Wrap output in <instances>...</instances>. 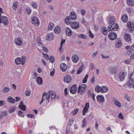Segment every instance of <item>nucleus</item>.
<instances>
[{
	"label": "nucleus",
	"instance_id": "nucleus-1",
	"mask_svg": "<svg viewBox=\"0 0 134 134\" xmlns=\"http://www.w3.org/2000/svg\"><path fill=\"white\" fill-rule=\"evenodd\" d=\"M77 89V85H73L70 88V92L72 94H75L76 92Z\"/></svg>",
	"mask_w": 134,
	"mask_h": 134
},
{
	"label": "nucleus",
	"instance_id": "nucleus-2",
	"mask_svg": "<svg viewBox=\"0 0 134 134\" xmlns=\"http://www.w3.org/2000/svg\"><path fill=\"white\" fill-rule=\"evenodd\" d=\"M32 23L36 26L39 25L40 23L38 19L36 16L31 18Z\"/></svg>",
	"mask_w": 134,
	"mask_h": 134
},
{
	"label": "nucleus",
	"instance_id": "nucleus-3",
	"mask_svg": "<svg viewBox=\"0 0 134 134\" xmlns=\"http://www.w3.org/2000/svg\"><path fill=\"white\" fill-rule=\"evenodd\" d=\"M72 28L74 29H77L79 28L80 25L78 22L74 21L72 22L71 25Z\"/></svg>",
	"mask_w": 134,
	"mask_h": 134
},
{
	"label": "nucleus",
	"instance_id": "nucleus-4",
	"mask_svg": "<svg viewBox=\"0 0 134 134\" xmlns=\"http://www.w3.org/2000/svg\"><path fill=\"white\" fill-rule=\"evenodd\" d=\"M108 37L110 40H114L117 38L116 34L114 32H110L108 35Z\"/></svg>",
	"mask_w": 134,
	"mask_h": 134
},
{
	"label": "nucleus",
	"instance_id": "nucleus-5",
	"mask_svg": "<svg viewBox=\"0 0 134 134\" xmlns=\"http://www.w3.org/2000/svg\"><path fill=\"white\" fill-rule=\"evenodd\" d=\"M1 21L0 23H3L5 25H7L8 24V18L6 16H3L1 17Z\"/></svg>",
	"mask_w": 134,
	"mask_h": 134
},
{
	"label": "nucleus",
	"instance_id": "nucleus-6",
	"mask_svg": "<svg viewBox=\"0 0 134 134\" xmlns=\"http://www.w3.org/2000/svg\"><path fill=\"white\" fill-rule=\"evenodd\" d=\"M64 80L65 82L67 83H70L71 80V76L69 74L66 75L64 78Z\"/></svg>",
	"mask_w": 134,
	"mask_h": 134
},
{
	"label": "nucleus",
	"instance_id": "nucleus-7",
	"mask_svg": "<svg viewBox=\"0 0 134 134\" xmlns=\"http://www.w3.org/2000/svg\"><path fill=\"white\" fill-rule=\"evenodd\" d=\"M117 67L114 66V67H112L110 69V74L111 75H115L117 73Z\"/></svg>",
	"mask_w": 134,
	"mask_h": 134
},
{
	"label": "nucleus",
	"instance_id": "nucleus-8",
	"mask_svg": "<svg viewBox=\"0 0 134 134\" xmlns=\"http://www.w3.org/2000/svg\"><path fill=\"white\" fill-rule=\"evenodd\" d=\"M127 26L130 30H134V24L131 23V22H128L127 23Z\"/></svg>",
	"mask_w": 134,
	"mask_h": 134
},
{
	"label": "nucleus",
	"instance_id": "nucleus-9",
	"mask_svg": "<svg viewBox=\"0 0 134 134\" xmlns=\"http://www.w3.org/2000/svg\"><path fill=\"white\" fill-rule=\"evenodd\" d=\"M71 19L70 17L68 16H66L65 20V23L67 25H71L72 22L71 20Z\"/></svg>",
	"mask_w": 134,
	"mask_h": 134
},
{
	"label": "nucleus",
	"instance_id": "nucleus-10",
	"mask_svg": "<svg viewBox=\"0 0 134 134\" xmlns=\"http://www.w3.org/2000/svg\"><path fill=\"white\" fill-rule=\"evenodd\" d=\"M115 18L114 16H111L109 19V24L113 25L115 24Z\"/></svg>",
	"mask_w": 134,
	"mask_h": 134
},
{
	"label": "nucleus",
	"instance_id": "nucleus-11",
	"mask_svg": "<svg viewBox=\"0 0 134 134\" xmlns=\"http://www.w3.org/2000/svg\"><path fill=\"white\" fill-rule=\"evenodd\" d=\"M125 41L128 42L131 41L132 40V38L131 35L127 33L125 35Z\"/></svg>",
	"mask_w": 134,
	"mask_h": 134
},
{
	"label": "nucleus",
	"instance_id": "nucleus-12",
	"mask_svg": "<svg viewBox=\"0 0 134 134\" xmlns=\"http://www.w3.org/2000/svg\"><path fill=\"white\" fill-rule=\"evenodd\" d=\"M36 81L38 85H42L43 83L42 78L40 76L37 77L36 78Z\"/></svg>",
	"mask_w": 134,
	"mask_h": 134
},
{
	"label": "nucleus",
	"instance_id": "nucleus-13",
	"mask_svg": "<svg viewBox=\"0 0 134 134\" xmlns=\"http://www.w3.org/2000/svg\"><path fill=\"white\" fill-rule=\"evenodd\" d=\"M69 16L70 18L72 20H74L77 18V16L76 14L74 12H71Z\"/></svg>",
	"mask_w": 134,
	"mask_h": 134
},
{
	"label": "nucleus",
	"instance_id": "nucleus-14",
	"mask_svg": "<svg viewBox=\"0 0 134 134\" xmlns=\"http://www.w3.org/2000/svg\"><path fill=\"white\" fill-rule=\"evenodd\" d=\"M72 60L74 62L76 63L79 60V58L77 55L75 54L72 56Z\"/></svg>",
	"mask_w": 134,
	"mask_h": 134
},
{
	"label": "nucleus",
	"instance_id": "nucleus-15",
	"mask_svg": "<svg viewBox=\"0 0 134 134\" xmlns=\"http://www.w3.org/2000/svg\"><path fill=\"white\" fill-rule=\"evenodd\" d=\"M60 69L62 71L65 72L66 70L67 66L64 63H63L61 64L60 66Z\"/></svg>",
	"mask_w": 134,
	"mask_h": 134
},
{
	"label": "nucleus",
	"instance_id": "nucleus-16",
	"mask_svg": "<svg viewBox=\"0 0 134 134\" xmlns=\"http://www.w3.org/2000/svg\"><path fill=\"white\" fill-rule=\"evenodd\" d=\"M97 99L101 103H103L104 101V98L103 95H97Z\"/></svg>",
	"mask_w": 134,
	"mask_h": 134
},
{
	"label": "nucleus",
	"instance_id": "nucleus-17",
	"mask_svg": "<svg viewBox=\"0 0 134 134\" xmlns=\"http://www.w3.org/2000/svg\"><path fill=\"white\" fill-rule=\"evenodd\" d=\"M66 33V35L68 36H71L72 34L71 30L69 27H66L65 29Z\"/></svg>",
	"mask_w": 134,
	"mask_h": 134
},
{
	"label": "nucleus",
	"instance_id": "nucleus-18",
	"mask_svg": "<svg viewBox=\"0 0 134 134\" xmlns=\"http://www.w3.org/2000/svg\"><path fill=\"white\" fill-rule=\"evenodd\" d=\"M19 107L21 110H23V111H25L26 110V107L24 105L22 101H20V104Z\"/></svg>",
	"mask_w": 134,
	"mask_h": 134
},
{
	"label": "nucleus",
	"instance_id": "nucleus-19",
	"mask_svg": "<svg viewBox=\"0 0 134 134\" xmlns=\"http://www.w3.org/2000/svg\"><path fill=\"white\" fill-rule=\"evenodd\" d=\"M122 45V43L120 39H118L117 42L115 44V46L117 48H120Z\"/></svg>",
	"mask_w": 134,
	"mask_h": 134
},
{
	"label": "nucleus",
	"instance_id": "nucleus-20",
	"mask_svg": "<svg viewBox=\"0 0 134 134\" xmlns=\"http://www.w3.org/2000/svg\"><path fill=\"white\" fill-rule=\"evenodd\" d=\"M101 30L103 33V34L104 35H106L107 34L108 31L106 28L105 27H103L101 28Z\"/></svg>",
	"mask_w": 134,
	"mask_h": 134
},
{
	"label": "nucleus",
	"instance_id": "nucleus-21",
	"mask_svg": "<svg viewBox=\"0 0 134 134\" xmlns=\"http://www.w3.org/2000/svg\"><path fill=\"white\" fill-rule=\"evenodd\" d=\"M61 29L59 27L56 26L54 30V32L56 34H58L60 33L61 32Z\"/></svg>",
	"mask_w": 134,
	"mask_h": 134
},
{
	"label": "nucleus",
	"instance_id": "nucleus-22",
	"mask_svg": "<svg viewBox=\"0 0 134 134\" xmlns=\"http://www.w3.org/2000/svg\"><path fill=\"white\" fill-rule=\"evenodd\" d=\"M81 86L80 85L79 87L78 92L81 94H83L85 92V90H83V88L81 87Z\"/></svg>",
	"mask_w": 134,
	"mask_h": 134
},
{
	"label": "nucleus",
	"instance_id": "nucleus-23",
	"mask_svg": "<svg viewBox=\"0 0 134 134\" xmlns=\"http://www.w3.org/2000/svg\"><path fill=\"white\" fill-rule=\"evenodd\" d=\"M121 19L123 22H126L128 20V16L126 15H123L121 17Z\"/></svg>",
	"mask_w": 134,
	"mask_h": 134
},
{
	"label": "nucleus",
	"instance_id": "nucleus-24",
	"mask_svg": "<svg viewBox=\"0 0 134 134\" xmlns=\"http://www.w3.org/2000/svg\"><path fill=\"white\" fill-rule=\"evenodd\" d=\"M125 77V74L124 72L120 73L119 76V78L121 81H123Z\"/></svg>",
	"mask_w": 134,
	"mask_h": 134
},
{
	"label": "nucleus",
	"instance_id": "nucleus-25",
	"mask_svg": "<svg viewBox=\"0 0 134 134\" xmlns=\"http://www.w3.org/2000/svg\"><path fill=\"white\" fill-rule=\"evenodd\" d=\"M15 62L16 64L18 65L22 64L21 59L20 58H16L15 60Z\"/></svg>",
	"mask_w": 134,
	"mask_h": 134
},
{
	"label": "nucleus",
	"instance_id": "nucleus-26",
	"mask_svg": "<svg viewBox=\"0 0 134 134\" xmlns=\"http://www.w3.org/2000/svg\"><path fill=\"white\" fill-rule=\"evenodd\" d=\"M16 45L20 46L22 43V41L20 40L19 38H18L15 42Z\"/></svg>",
	"mask_w": 134,
	"mask_h": 134
},
{
	"label": "nucleus",
	"instance_id": "nucleus-27",
	"mask_svg": "<svg viewBox=\"0 0 134 134\" xmlns=\"http://www.w3.org/2000/svg\"><path fill=\"white\" fill-rule=\"evenodd\" d=\"M114 103L115 105L116 106L120 107L121 106V104L120 102L118 100L115 99L114 100Z\"/></svg>",
	"mask_w": 134,
	"mask_h": 134
},
{
	"label": "nucleus",
	"instance_id": "nucleus-28",
	"mask_svg": "<svg viewBox=\"0 0 134 134\" xmlns=\"http://www.w3.org/2000/svg\"><path fill=\"white\" fill-rule=\"evenodd\" d=\"M102 87L98 85L96 86L95 88V90L97 92H99L102 91Z\"/></svg>",
	"mask_w": 134,
	"mask_h": 134
},
{
	"label": "nucleus",
	"instance_id": "nucleus-29",
	"mask_svg": "<svg viewBox=\"0 0 134 134\" xmlns=\"http://www.w3.org/2000/svg\"><path fill=\"white\" fill-rule=\"evenodd\" d=\"M8 101L10 103H14L15 102L14 99L12 97L9 96L7 99Z\"/></svg>",
	"mask_w": 134,
	"mask_h": 134
},
{
	"label": "nucleus",
	"instance_id": "nucleus-30",
	"mask_svg": "<svg viewBox=\"0 0 134 134\" xmlns=\"http://www.w3.org/2000/svg\"><path fill=\"white\" fill-rule=\"evenodd\" d=\"M18 5V3L16 2H14L12 6L13 9L15 10H16L17 8Z\"/></svg>",
	"mask_w": 134,
	"mask_h": 134
},
{
	"label": "nucleus",
	"instance_id": "nucleus-31",
	"mask_svg": "<svg viewBox=\"0 0 134 134\" xmlns=\"http://www.w3.org/2000/svg\"><path fill=\"white\" fill-rule=\"evenodd\" d=\"M108 91V88L106 86H103L102 88V93H105L107 92Z\"/></svg>",
	"mask_w": 134,
	"mask_h": 134
},
{
	"label": "nucleus",
	"instance_id": "nucleus-32",
	"mask_svg": "<svg viewBox=\"0 0 134 134\" xmlns=\"http://www.w3.org/2000/svg\"><path fill=\"white\" fill-rule=\"evenodd\" d=\"M48 38L47 39V40H49V39L51 40L53 39V34L52 33H50L48 34L47 35Z\"/></svg>",
	"mask_w": 134,
	"mask_h": 134
},
{
	"label": "nucleus",
	"instance_id": "nucleus-33",
	"mask_svg": "<svg viewBox=\"0 0 134 134\" xmlns=\"http://www.w3.org/2000/svg\"><path fill=\"white\" fill-rule=\"evenodd\" d=\"M127 4L130 6L134 5V0H129L127 1Z\"/></svg>",
	"mask_w": 134,
	"mask_h": 134
},
{
	"label": "nucleus",
	"instance_id": "nucleus-34",
	"mask_svg": "<svg viewBox=\"0 0 134 134\" xmlns=\"http://www.w3.org/2000/svg\"><path fill=\"white\" fill-rule=\"evenodd\" d=\"M51 91H49L47 93L46 96V98L48 102H49V99L50 98L51 94Z\"/></svg>",
	"mask_w": 134,
	"mask_h": 134
},
{
	"label": "nucleus",
	"instance_id": "nucleus-35",
	"mask_svg": "<svg viewBox=\"0 0 134 134\" xmlns=\"http://www.w3.org/2000/svg\"><path fill=\"white\" fill-rule=\"evenodd\" d=\"M115 25L112 26V28L111 29V30L113 31H115L117 30L119 28V26L117 24L115 23Z\"/></svg>",
	"mask_w": 134,
	"mask_h": 134
},
{
	"label": "nucleus",
	"instance_id": "nucleus-36",
	"mask_svg": "<svg viewBox=\"0 0 134 134\" xmlns=\"http://www.w3.org/2000/svg\"><path fill=\"white\" fill-rule=\"evenodd\" d=\"M51 98L53 99H54L56 97V94L55 92L53 91H51Z\"/></svg>",
	"mask_w": 134,
	"mask_h": 134
},
{
	"label": "nucleus",
	"instance_id": "nucleus-37",
	"mask_svg": "<svg viewBox=\"0 0 134 134\" xmlns=\"http://www.w3.org/2000/svg\"><path fill=\"white\" fill-rule=\"evenodd\" d=\"M82 124L81 125V127L82 128H84L86 125L87 124V122L86 121V119L85 118L82 121Z\"/></svg>",
	"mask_w": 134,
	"mask_h": 134
},
{
	"label": "nucleus",
	"instance_id": "nucleus-38",
	"mask_svg": "<svg viewBox=\"0 0 134 134\" xmlns=\"http://www.w3.org/2000/svg\"><path fill=\"white\" fill-rule=\"evenodd\" d=\"M54 27V25L52 23H49L48 26V29L50 30H52Z\"/></svg>",
	"mask_w": 134,
	"mask_h": 134
},
{
	"label": "nucleus",
	"instance_id": "nucleus-39",
	"mask_svg": "<svg viewBox=\"0 0 134 134\" xmlns=\"http://www.w3.org/2000/svg\"><path fill=\"white\" fill-rule=\"evenodd\" d=\"M7 115V113H6V111H3L2 112V114H0V119H2L3 116H5Z\"/></svg>",
	"mask_w": 134,
	"mask_h": 134
},
{
	"label": "nucleus",
	"instance_id": "nucleus-40",
	"mask_svg": "<svg viewBox=\"0 0 134 134\" xmlns=\"http://www.w3.org/2000/svg\"><path fill=\"white\" fill-rule=\"evenodd\" d=\"M10 90V88H9L5 87L3 89L2 91L4 93L8 92Z\"/></svg>",
	"mask_w": 134,
	"mask_h": 134
},
{
	"label": "nucleus",
	"instance_id": "nucleus-41",
	"mask_svg": "<svg viewBox=\"0 0 134 134\" xmlns=\"http://www.w3.org/2000/svg\"><path fill=\"white\" fill-rule=\"evenodd\" d=\"M78 37L79 38H81L83 39H86L87 38V37L86 36L83 34H80L78 35Z\"/></svg>",
	"mask_w": 134,
	"mask_h": 134
},
{
	"label": "nucleus",
	"instance_id": "nucleus-42",
	"mask_svg": "<svg viewBox=\"0 0 134 134\" xmlns=\"http://www.w3.org/2000/svg\"><path fill=\"white\" fill-rule=\"evenodd\" d=\"M15 110V108L14 107H12L10 108L8 110L9 113H11L14 111Z\"/></svg>",
	"mask_w": 134,
	"mask_h": 134
},
{
	"label": "nucleus",
	"instance_id": "nucleus-43",
	"mask_svg": "<svg viewBox=\"0 0 134 134\" xmlns=\"http://www.w3.org/2000/svg\"><path fill=\"white\" fill-rule=\"evenodd\" d=\"M89 108L86 107H84L83 110V114L82 115H85L86 114V113L87 112V111L88 110Z\"/></svg>",
	"mask_w": 134,
	"mask_h": 134
},
{
	"label": "nucleus",
	"instance_id": "nucleus-44",
	"mask_svg": "<svg viewBox=\"0 0 134 134\" xmlns=\"http://www.w3.org/2000/svg\"><path fill=\"white\" fill-rule=\"evenodd\" d=\"M18 115L19 116H21L22 117H24V115L23 112L20 110L18 111Z\"/></svg>",
	"mask_w": 134,
	"mask_h": 134
},
{
	"label": "nucleus",
	"instance_id": "nucleus-45",
	"mask_svg": "<svg viewBox=\"0 0 134 134\" xmlns=\"http://www.w3.org/2000/svg\"><path fill=\"white\" fill-rule=\"evenodd\" d=\"M26 58L25 56H23L22 57V59H21V61H22V65H23L26 60Z\"/></svg>",
	"mask_w": 134,
	"mask_h": 134
},
{
	"label": "nucleus",
	"instance_id": "nucleus-46",
	"mask_svg": "<svg viewBox=\"0 0 134 134\" xmlns=\"http://www.w3.org/2000/svg\"><path fill=\"white\" fill-rule=\"evenodd\" d=\"M32 5L33 8L35 9H37V4L35 2H34L32 4Z\"/></svg>",
	"mask_w": 134,
	"mask_h": 134
},
{
	"label": "nucleus",
	"instance_id": "nucleus-47",
	"mask_svg": "<svg viewBox=\"0 0 134 134\" xmlns=\"http://www.w3.org/2000/svg\"><path fill=\"white\" fill-rule=\"evenodd\" d=\"M89 37L92 38H93L94 37V35H93L92 33L91 30L89 31Z\"/></svg>",
	"mask_w": 134,
	"mask_h": 134
},
{
	"label": "nucleus",
	"instance_id": "nucleus-48",
	"mask_svg": "<svg viewBox=\"0 0 134 134\" xmlns=\"http://www.w3.org/2000/svg\"><path fill=\"white\" fill-rule=\"evenodd\" d=\"M43 56L47 60H49V58H48V55L47 54H44L43 53Z\"/></svg>",
	"mask_w": 134,
	"mask_h": 134
},
{
	"label": "nucleus",
	"instance_id": "nucleus-49",
	"mask_svg": "<svg viewBox=\"0 0 134 134\" xmlns=\"http://www.w3.org/2000/svg\"><path fill=\"white\" fill-rule=\"evenodd\" d=\"M25 93L26 96H29L30 95L31 92L27 90L25 92Z\"/></svg>",
	"mask_w": 134,
	"mask_h": 134
},
{
	"label": "nucleus",
	"instance_id": "nucleus-50",
	"mask_svg": "<svg viewBox=\"0 0 134 134\" xmlns=\"http://www.w3.org/2000/svg\"><path fill=\"white\" fill-rule=\"evenodd\" d=\"M127 84L130 87H131L133 85L132 83V81H131L130 82L129 80V82L127 83Z\"/></svg>",
	"mask_w": 134,
	"mask_h": 134
},
{
	"label": "nucleus",
	"instance_id": "nucleus-51",
	"mask_svg": "<svg viewBox=\"0 0 134 134\" xmlns=\"http://www.w3.org/2000/svg\"><path fill=\"white\" fill-rule=\"evenodd\" d=\"M79 111V109H76L75 110H74L73 111H72V113L73 114V115H75L77 113V112H78Z\"/></svg>",
	"mask_w": 134,
	"mask_h": 134
},
{
	"label": "nucleus",
	"instance_id": "nucleus-52",
	"mask_svg": "<svg viewBox=\"0 0 134 134\" xmlns=\"http://www.w3.org/2000/svg\"><path fill=\"white\" fill-rule=\"evenodd\" d=\"M27 116L28 118H34L35 117L34 116L31 114H28L27 115Z\"/></svg>",
	"mask_w": 134,
	"mask_h": 134
},
{
	"label": "nucleus",
	"instance_id": "nucleus-53",
	"mask_svg": "<svg viewBox=\"0 0 134 134\" xmlns=\"http://www.w3.org/2000/svg\"><path fill=\"white\" fill-rule=\"evenodd\" d=\"M82 68H80L78 69L77 74H79L82 71Z\"/></svg>",
	"mask_w": 134,
	"mask_h": 134
},
{
	"label": "nucleus",
	"instance_id": "nucleus-54",
	"mask_svg": "<svg viewBox=\"0 0 134 134\" xmlns=\"http://www.w3.org/2000/svg\"><path fill=\"white\" fill-rule=\"evenodd\" d=\"M49 59L51 63H52L54 62V57L53 56H51Z\"/></svg>",
	"mask_w": 134,
	"mask_h": 134
},
{
	"label": "nucleus",
	"instance_id": "nucleus-55",
	"mask_svg": "<svg viewBox=\"0 0 134 134\" xmlns=\"http://www.w3.org/2000/svg\"><path fill=\"white\" fill-rule=\"evenodd\" d=\"M64 92L65 93V96L67 97V96L68 95V89L67 88H65Z\"/></svg>",
	"mask_w": 134,
	"mask_h": 134
},
{
	"label": "nucleus",
	"instance_id": "nucleus-56",
	"mask_svg": "<svg viewBox=\"0 0 134 134\" xmlns=\"http://www.w3.org/2000/svg\"><path fill=\"white\" fill-rule=\"evenodd\" d=\"M118 117L119 118L121 119H124V117L121 113H120L119 114Z\"/></svg>",
	"mask_w": 134,
	"mask_h": 134
},
{
	"label": "nucleus",
	"instance_id": "nucleus-57",
	"mask_svg": "<svg viewBox=\"0 0 134 134\" xmlns=\"http://www.w3.org/2000/svg\"><path fill=\"white\" fill-rule=\"evenodd\" d=\"M81 14L83 16H84L85 14V11L84 9H81Z\"/></svg>",
	"mask_w": 134,
	"mask_h": 134
},
{
	"label": "nucleus",
	"instance_id": "nucleus-58",
	"mask_svg": "<svg viewBox=\"0 0 134 134\" xmlns=\"http://www.w3.org/2000/svg\"><path fill=\"white\" fill-rule=\"evenodd\" d=\"M73 122V120L70 119L68 122V124H69V125L71 126Z\"/></svg>",
	"mask_w": 134,
	"mask_h": 134
},
{
	"label": "nucleus",
	"instance_id": "nucleus-59",
	"mask_svg": "<svg viewBox=\"0 0 134 134\" xmlns=\"http://www.w3.org/2000/svg\"><path fill=\"white\" fill-rule=\"evenodd\" d=\"M113 25H109V26L108 28V31H112V30H111V29L112 28V26H113Z\"/></svg>",
	"mask_w": 134,
	"mask_h": 134
},
{
	"label": "nucleus",
	"instance_id": "nucleus-60",
	"mask_svg": "<svg viewBox=\"0 0 134 134\" xmlns=\"http://www.w3.org/2000/svg\"><path fill=\"white\" fill-rule=\"evenodd\" d=\"M81 87H82V88H83L84 89H83L84 90H85L86 88V85L85 84H83L81 86Z\"/></svg>",
	"mask_w": 134,
	"mask_h": 134
},
{
	"label": "nucleus",
	"instance_id": "nucleus-61",
	"mask_svg": "<svg viewBox=\"0 0 134 134\" xmlns=\"http://www.w3.org/2000/svg\"><path fill=\"white\" fill-rule=\"evenodd\" d=\"M131 62V60L130 59H128L125 60V63L126 64H129Z\"/></svg>",
	"mask_w": 134,
	"mask_h": 134
},
{
	"label": "nucleus",
	"instance_id": "nucleus-62",
	"mask_svg": "<svg viewBox=\"0 0 134 134\" xmlns=\"http://www.w3.org/2000/svg\"><path fill=\"white\" fill-rule=\"evenodd\" d=\"M43 51L46 53L48 52V49L46 47H43Z\"/></svg>",
	"mask_w": 134,
	"mask_h": 134
},
{
	"label": "nucleus",
	"instance_id": "nucleus-63",
	"mask_svg": "<svg viewBox=\"0 0 134 134\" xmlns=\"http://www.w3.org/2000/svg\"><path fill=\"white\" fill-rule=\"evenodd\" d=\"M88 95L89 97L91 96L92 94L91 93V91L90 90H89L88 91Z\"/></svg>",
	"mask_w": 134,
	"mask_h": 134
},
{
	"label": "nucleus",
	"instance_id": "nucleus-64",
	"mask_svg": "<svg viewBox=\"0 0 134 134\" xmlns=\"http://www.w3.org/2000/svg\"><path fill=\"white\" fill-rule=\"evenodd\" d=\"M94 64H93V63H91V70H92L94 68Z\"/></svg>",
	"mask_w": 134,
	"mask_h": 134
}]
</instances>
